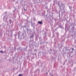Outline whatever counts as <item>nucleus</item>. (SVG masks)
Listing matches in <instances>:
<instances>
[{
    "mask_svg": "<svg viewBox=\"0 0 76 76\" xmlns=\"http://www.w3.org/2000/svg\"><path fill=\"white\" fill-rule=\"evenodd\" d=\"M38 24H39L40 25H41V24H42V21H39L38 22Z\"/></svg>",
    "mask_w": 76,
    "mask_h": 76,
    "instance_id": "f257e3e1",
    "label": "nucleus"
},
{
    "mask_svg": "<svg viewBox=\"0 0 76 76\" xmlns=\"http://www.w3.org/2000/svg\"><path fill=\"white\" fill-rule=\"evenodd\" d=\"M24 11H25V9H24Z\"/></svg>",
    "mask_w": 76,
    "mask_h": 76,
    "instance_id": "1a4fd4ad",
    "label": "nucleus"
},
{
    "mask_svg": "<svg viewBox=\"0 0 76 76\" xmlns=\"http://www.w3.org/2000/svg\"><path fill=\"white\" fill-rule=\"evenodd\" d=\"M16 10H13V11L14 12H15V11Z\"/></svg>",
    "mask_w": 76,
    "mask_h": 76,
    "instance_id": "39448f33",
    "label": "nucleus"
},
{
    "mask_svg": "<svg viewBox=\"0 0 76 76\" xmlns=\"http://www.w3.org/2000/svg\"><path fill=\"white\" fill-rule=\"evenodd\" d=\"M33 36H34V34H33Z\"/></svg>",
    "mask_w": 76,
    "mask_h": 76,
    "instance_id": "9b49d317",
    "label": "nucleus"
},
{
    "mask_svg": "<svg viewBox=\"0 0 76 76\" xmlns=\"http://www.w3.org/2000/svg\"><path fill=\"white\" fill-rule=\"evenodd\" d=\"M32 37H33V36H31V38H32Z\"/></svg>",
    "mask_w": 76,
    "mask_h": 76,
    "instance_id": "423d86ee",
    "label": "nucleus"
},
{
    "mask_svg": "<svg viewBox=\"0 0 76 76\" xmlns=\"http://www.w3.org/2000/svg\"><path fill=\"white\" fill-rule=\"evenodd\" d=\"M72 50L73 51V50H74V49L72 48Z\"/></svg>",
    "mask_w": 76,
    "mask_h": 76,
    "instance_id": "0eeeda50",
    "label": "nucleus"
},
{
    "mask_svg": "<svg viewBox=\"0 0 76 76\" xmlns=\"http://www.w3.org/2000/svg\"><path fill=\"white\" fill-rule=\"evenodd\" d=\"M22 76V75H21V74H19V76Z\"/></svg>",
    "mask_w": 76,
    "mask_h": 76,
    "instance_id": "7ed1b4c3",
    "label": "nucleus"
},
{
    "mask_svg": "<svg viewBox=\"0 0 76 76\" xmlns=\"http://www.w3.org/2000/svg\"><path fill=\"white\" fill-rule=\"evenodd\" d=\"M0 53H3V51H1Z\"/></svg>",
    "mask_w": 76,
    "mask_h": 76,
    "instance_id": "f03ea898",
    "label": "nucleus"
},
{
    "mask_svg": "<svg viewBox=\"0 0 76 76\" xmlns=\"http://www.w3.org/2000/svg\"><path fill=\"white\" fill-rule=\"evenodd\" d=\"M9 21H10V22H12V20H10Z\"/></svg>",
    "mask_w": 76,
    "mask_h": 76,
    "instance_id": "20e7f679",
    "label": "nucleus"
},
{
    "mask_svg": "<svg viewBox=\"0 0 76 76\" xmlns=\"http://www.w3.org/2000/svg\"><path fill=\"white\" fill-rule=\"evenodd\" d=\"M46 74H48V73L47 72V73H46Z\"/></svg>",
    "mask_w": 76,
    "mask_h": 76,
    "instance_id": "6e6552de",
    "label": "nucleus"
},
{
    "mask_svg": "<svg viewBox=\"0 0 76 76\" xmlns=\"http://www.w3.org/2000/svg\"><path fill=\"white\" fill-rule=\"evenodd\" d=\"M58 5H59V4H58Z\"/></svg>",
    "mask_w": 76,
    "mask_h": 76,
    "instance_id": "f8f14e48",
    "label": "nucleus"
},
{
    "mask_svg": "<svg viewBox=\"0 0 76 76\" xmlns=\"http://www.w3.org/2000/svg\"><path fill=\"white\" fill-rule=\"evenodd\" d=\"M18 35H19V34H18Z\"/></svg>",
    "mask_w": 76,
    "mask_h": 76,
    "instance_id": "9d476101",
    "label": "nucleus"
}]
</instances>
